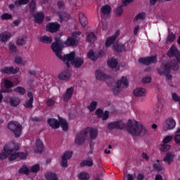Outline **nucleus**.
<instances>
[{
  "instance_id": "69168bd1",
  "label": "nucleus",
  "mask_w": 180,
  "mask_h": 180,
  "mask_svg": "<svg viewBox=\"0 0 180 180\" xmlns=\"http://www.w3.org/2000/svg\"><path fill=\"white\" fill-rule=\"evenodd\" d=\"M174 40H175V34H169L167 37V41L172 43V41H174Z\"/></svg>"
},
{
  "instance_id": "b1692460",
  "label": "nucleus",
  "mask_w": 180,
  "mask_h": 180,
  "mask_svg": "<svg viewBox=\"0 0 180 180\" xmlns=\"http://www.w3.org/2000/svg\"><path fill=\"white\" fill-rule=\"evenodd\" d=\"M34 22L35 23H43V20H44V13H37L36 14H33Z\"/></svg>"
},
{
  "instance_id": "a18cd8bd",
  "label": "nucleus",
  "mask_w": 180,
  "mask_h": 180,
  "mask_svg": "<svg viewBox=\"0 0 180 180\" xmlns=\"http://www.w3.org/2000/svg\"><path fill=\"white\" fill-rule=\"evenodd\" d=\"M153 169H155V171H157L158 172H161V171H164V167L160 163H153Z\"/></svg>"
},
{
  "instance_id": "4c0bfd02",
  "label": "nucleus",
  "mask_w": 180,
  "mask_h": 180,
  "mask_svg": "<svg viewBox=\"0 0 180 180\" xmlns=\"http://www.w3.org/2000/svg\"><path fill=\"white\" fill-rule=\"evenodd\" d=\"M81 31H75L72 33V37L75 40L76 43L79 44V36H81Z\"/></svg>"
},
{
  "instance_id": "de8ad7c7",
  "label": "nucleus",
  "mask_w": 180,
  "mask_h": 180,
  "mask_svg": "<svg viewBox=\"0 0 180 180\" xmlns=\"http://www.w3.org/2000/svg\"><path fill=\"white\" fill-rule=\"evenodd\" d=\"M40 171V165L39 164L34 165L31 167L30 172L36 174Z\"/></svg>"
},
{
  "instance_id": "09e8293b",
  "label": "nucleus",
  "mask_w": 180,
  "mask_h": 180,
  "mask_svg": "<svg viewBox=\"0 0 180 180\" xmlns=\"http://www.w3.org/2000/svg\"><path fill=\"white\" fill-rule=\"evenodd\" d=\"M4 86L6 89H11V88H13V82L12 81L6 79L4 80Z\"/></svg>"
},
{
  "instance_id": "338daca9",
  "label": "nucleus",
  "mask_w": 180,
  "mask_h": 180,
  "mask_svg": "<svg viewBox=\"0 0 180 180\" xmlns=\"http://www.w3.org/2000/svg\"><path fill=\"white\" fill-rule=\"evenodd\" d=\"M26 43V41L23 38H18L17 39V44L18 46H23Z\"/></svg>"
},
{
  "instance_id": "473e14b6",
  "label": "nucleus",
  "mask_w": 180,
  "mask_h": 180,
  "mask_svg": "<svg viewBox=\"0 0 180 180\" xmlns=\"http://www.w3.org/2000/svg\"><path fill=\"white\" fill-rule=\"evenodd\" d=\"M134 96H146V89L137 88L133 92Z\"/></svg>"
},
{
  "instance_id": "4be33fe9",
  "label": "nucleus",
  "mask_w": 180,
  "mask_h": 180,
  "mask_svg": "<svg viewBox=\"0 0 180 180\" xmlns=\"http://www.w3.org/2000/svg\"><path fill=\"white\" fill-rule=\"evenodd\" d=\"M102 56V51L98 53L94 52V51L91 50L87 53V57L92 61H96L97 59Z\"/></svg>"
},
{
  "instance_id": "9b49d317",
  "label": "nucleus",
  "mask_w": 180,
  "mask_h": 180,
  "mask_svg": "<svg viewBox=\"0 0 180 180\" xmlns=\"http://www.w3.org/2000/svg\"><path fill=\"white\" fill-rule=\"evenodd\" d=\"M113 49L115 51H117V53H123L124 51H129V50H130V45H129V42H126L124 44H115L113 45Z\"/></svg>"
},
{
  "instance_id": "6e6d98bb",
  "label": "nucleus",
  "mask_w": 180,
  "mask_h": 180,
  "mask_svg": "<svg viewBox=\"0 0 180 180\" xmlns=\"http://www.w3.org/2000/svg\"><path fill=\"white\" fill-rule=\"evenodd\" d=\"M18 157L20 160H27V153L25 152H17Z\"/></svg>"
},
{
  "instance_id": "c9c22d12",
  "label": "nucleus",
  "mask_w": 180,
  "mask_h": 180,
  "mask_svg": "<svg viewBox=\"0 0 180 180\" xmlns=\"http://www.w3.org/2000/svg\"><path fill=\"white\" fill-rule=\"evenodd\" d=\"M107 64L108 67H110V68H116L119 62H117V60L115 58H111L108 60Z\"/></svg>"
},
{
  "instance_id": "f03ea898",
  "label": "nucleus",
  "mask_w": 180,
  "mask_h": 180,
  "mask_svg": "<svg viewBox=\"0 0 180 180\" xmlns=\"http://www.w3.org/2000/svg\"><path fill=\"white\" fill-rule=\"evenodd\" d=\"M171 70L173 71H178L179 70V65L176 60H173L164 65L162 70H158L160 75H165L167 81L172 79V75H171Z\"/></svg>"
},
{
  "instance_id": "a211bd4d",
  "label": "nucleus",
  "mask_w": 180,
  "mask_h": 180,
  "mask_svg": "<svg viewBox=\"0 0 180 180\" xmlns=\"http://www.w3.org/2000/svg\"><path fill=\"white\" fill-rule=\"evenodd\" d=\"M58 79L60 81H70L71 78V72L70 70L63 71L58 75Z\"/></svg>"
},
{
  "instance_id": "2eb2a0df",
  "label": "nucleus",
  "mask_w": 180,
  "mask_h": 180,
  "mask_svg": "<svg viewBox=\"0 0 180 180\" xmlns=\"http://www.w3.org/2000/svg\"><path fill=\"white\" fill-rule=\"evenodd\" d=\"M46 32L50 33H56L60 30V24L58 22H49L46 27Z\"/></svg>"
},
{
  "instance_id": "e433bc0d",
  "label": "nucleus",
  "mask_w": 180,
  "mask_h": 180,
  "mask_svg": "<svg viewBox=\"0 0 180 180\" xmlns=\"http://www.w3.org/2000/svg\"><path fill=\"white\" fill-rule=\"evenodd\" d=\"M29 172H30V169L27 168L26 165H22L18 170V173L22 174L23 175H29Z\"/></svg>"
},
{
  "instance_id": "6ab92c4d",
  "label": "nucleus",
  "mask_w": 180,
  "mask_h": 180,
  "mask_svg": "<svg viewBox=\"0 0 180 180\" xmlns=\"http://www.w3.org/2000/svg\"><path fill=\"white\" fill-rule=\"evenodd\" d=\"M27 96L29 99L25 101V103H23V106H25V108H26L27 109H32V108H33V101H34L33 98V93L28 92Z\"/></svg>"
},
{
  "instance_id": "58836bf2",
  "label": "nucleus",
  "mask_w": 180,
  "mask_h": 180,
  "mask_svg": "<svg viewBox=\"0 0 180 180\" xmlns=\"http://www.w3.org/2000/svg\"><path fill=\"white\" fill-rule=\"evenodd\" d=\"M116 41V37H110L105 41V47H110Z\"/></svg>"
},
{
  "instance_id": "c85d7f7f",
  "label": "nucleus",
  "mask_w": 180,
  "mask_h": 180,
  "mask_svg": "<svg viewBox=\"0 0 180 180\" xmlns=\"http://www.w3.org/2000/svg\"><path fill=\"white\" fill-rule=\"evenodd\" d=\"M63 44H65V46H68V47L78 46L76 40L72 38V36L68 37L67 40L63 43Z\"/></svg>"
},
{
  "instance_id": "49530a36",
  "label": "nucleus",
  "mask_w": 180,
  "mask_h": 180,
  "mask_svg": "<svg viewBox=\"0 0 180 180\" xmlns=\"http://www.w3.org/2000/svg\"><path fill=\"white\" fill-rule=\"evenodd\" d=\"M171 146L167 145V143H163L160 146H159V149L160 151H162L163 153H167L169 150H170Z\"/></svg>"
},
{
  "instance_id": "ddd939ff",
  "label": "nucleus",
  "mask_w": 180,
  "mask_h": 180,
  "mask_svg": "<svg viewBox=\"0 0 180 180\" xmlns=\"http://www.w3.org/2000/svg\"><path fill=\"white\" fill-rule=\"evenodd\" d=\"M169 57H175L177 63H180V51L176 49L175 46H172L167 52Z\"/></svg>"
},
{
  "instance_id": "a878e982",
  "label": "nucleus",
  "mask_w": 180,
  "mask_h": 180,
  "mask_svg": "<svg viewBox=\"0 0 180 180\" xmlns=\"http://www.w3.org/2000/svg\"><path fill=\"white\" fill-rule=\"evenodd\" d=\"M112 11V8L109 5H105L101 8V16H105L106 15H110Z\"/></svg>"
},
{
  "instance_id": "c03bdc74",
  "label": "nucleus",
  "mask_w": 180,
  "mask_h": 180,
  "mask_svg": "<svg viewBox=\"0 0 180 180\" xmlns=\"http://www.w3.org/2000/svg\"><path fill=\"white\" fill-rule=\"evenodd\" d=\"M14 92H16V94H20V95H25L26 94V89L22 86H17L15 89H14Z\"/></svg>"
},
{
  "instance_id": "dca6fc26",
  "label": "nucleus",
  "mask_w": 180,
  "mask_h": 180,
  "mask_svg": "<svg viewBox=\"0 0 180 180\" xmlns=\"http://www.w3.org/2000/svg\"><path fill=\"white\" fill-rule=\"evenodd\" d=\"M175 126H176V122H175V120L174 118H168L166 120L165 122V125L163 127L164 130H172V129L175 128Z\"/></svg>"
},
{
  "instance_id": "4468645a",
  "label": "nucleus",
  "mask_w": 180,
  "mask_h": 180,
  "mask_svg": "<svg viewBox=\"0 0 180 180\" xmlns=\"http://www.w3.org/2000/svg\"><path fill=\"white\" fill-rule=\"evenodd\" d=\"M1 72H2V74H6L7 75H13L15 74H18V72H19L20 69L19 68H13L12 66L11 67H8V66H5L3 68L1 69Z\"/></svg>"
},
{
  "instance_id": "ea45409f",
  "label": "nucleus",
  "mask_w": 180,
  "mask_h": 180,
  "mask_svg": "<svg viewBox=\"0 0 180 180\" xmlns=\"http://www.w3.org/2000/svg\"><path fill=\"white\" fill-rule=\"evenodd\" d=\"M86 40L89 43H94L96 41V35L94 32H91L86 36Z\"/></svg>"
},
{
  "instance_id": "423d86ee",
  "label": "nucleus",
  "mask_w": 180,
  "mask_h": 180,
  "mask_svg": "<svg viewBox=\"0 0 180 180\" xmlns=\"http://www.w3.org/2000/svg\"><path fill=\"white\" fill-rule=\"evenodd\" d=\"M8 129L13 131L15 137H20L22 134V127L21 124L16 121H11L8 123Z\"/></svg>"
},
{
  "instance_id": "0eeeda50",
  "label": "nucleus",
  "mask_w": 180,
  "mask_h": 180,
  "mask_svg": "<svg viewBox=\"0 0 180 180\" xmlns=\"http://www.w3.org/2000/svg\"><path fill=\"white\" fill-rule=\"evenodd\" d=\"M117 86L112 89V92L115 95H117L120 92V88L122 85H124L126 88L129 86V82L127 81V77H122L120 80L116 82Z\"/></svg>"
},
{
  "instance_id": "bb28decb",
  "label": "nucleus",
  "mask_w": 180,
  "mask_h": 180,
  "mask_svg": "<svg viewBox=\"0 0 180 180\" xmlns=\"http://www.w3.org/2000/svg\"><path fill=\"white\" fill-rule=\"evenodd\" d=\"M39 41H41V43H43L44 44H51V43H53V38L51 37L44 35L39 38Z\"/></svg>"
},
{
  "instance_id": "4d7b16f0",
  "label": "nucleus",
  "mask_w": 180,
  "mask_h": 180,
  "mask_svg": "<svg viewBox=\"0 0 180 180\" xmlns=\"http://www.w3.org/2000/svg\"><path fill=\"white\" fill-rule=\"evenodd\" d=\"M12 18H13L12 14H9L8 13H5L3 15H1L2 20H9L12 19Z\"/></svg>"
},
{
  "instance_id": "412c9836",
  "label": "nucleus",
  "mask_w": 180,
  "mask_h": 180,
  "mask_svg": "<svg viewBox=\"0 0 180 180\" xmlns=\"http://www.w3.org/2000/svg\"><path fill=\"white\" fill-rule=\"evenodd\" d=\"M36 154H41L44 151V144L40 139L36 141V148L34 150Z\"/></svg>"
},
{
  "instance_id": "bf43d9fd",
  "label": "nucleus",
  "mask_w": 180,
  "mask_h": 180,
  "mask_svg": "<svg viewBox=\"0 0 180 180\" xmlns=\"http://www.w3.org/2000/svg\"><path fill=\"white\" fill-rule=\"evenodd\" d=\"M172 139H174V137L172 135L167 136L162 141L163 144H168L169 141H172Z\"/></svg>"
},
{
  "instance_id": "20e7f679",
  "label": "nucleus",
  "mask_w": 180,
  "mask_h": 180,
  "mask_svg": "<svg viewBox=\"0 0 180 180\" xmlns=\"http://www.w3.org/2000/svg\"><path fill=\"white\" fill-rule=\"evenodd\" d=\"M55 41L52 43L51 45V48L53 50V53H55L56 57L59 58V60H61V61H64L65 60V55L63 56H61V53H63V49H64V42L60 39L56 37Z\"/></svg>"
},
{
  "instance_id": "a19ab883",
  "label": "nucleus",
  "mask_w": 180,
  "mask_h": 180,
  "mask_svg": "<svg viewBox=\"0 0 180 180\" xmlns=\"http://www.w3.org/2000/svg\"><path fill=\"white\" fill-rule=\"evenodd\" d=\"M89 133H90V138L91 139V140H95V139L98 137V129L91 128L89 129Z\"/></svg>"
},
{
  "instance_id": "c756f323",
  "label": "nucleus",
  "mask_w": 180,
  "mask_h": 180,
  "mask_svg": "<svg viewBox=\"0 0 180 180\" xmlns=\"http://www.w3.org/2000/svg\"><path fill=\"white\" fill-rule=\"evenodd\" d=\"M79 20L83 27H85V26L88 25V18L85 17V14H84V13H80L79 14Z\"/></svg>"
},
{
  "instance_id": "5701e85b",
  "label": "nucleus",
  "mask_w": 180,
  "mask_h": 180,
  "mask_svg": "<svg viewBox=\"0 0 180 180\" xmlns=\"http://www.w3.org/2000/svg\"><path fill=\"white\" fill-rule=\"evenodd\" d=\"M47 123L52 129H58L60 127V121L56 118H49L47 120Z\"/></svg>"
},
{
  "instance_id": "603ef678",
  "label": "nucleus",
  "mask_w": 180,
  "mask_h": 180,
  "mask_svg": "<svg viewBox=\"0 0 180 180\" xmlns=\"http://www.w3.org/2000/svg\"><path fill=\"white\" fill-rule=\"evenodd\" d=\"M70 15L66 13H63L59 15L60 22H63V20H70Z\"/></svg>"
},
{
  "instance_id": "13d9d810",
  "label": "nucleus",
  "mask_w": 180,
  "mask_h": 180,
  "mask_svg": "<svg viewBox=\"0 0 180 180\" xmlns=\"http://www.w3.org/2000/svg\"><path fill=\"white\" fill-rule=\"evenodd\" d=\"M46 103L47 106H49V107L54 106V105H56V99L48 98V99H46Z\"/></svg>"
},
{
  "instance_id": "3c124183",
  "label": "nucleus",
  "mask_w": 180,
  "mask_h": 180,
  "mask_svg": "<svg viewBox=\"0 0 180 180\" xmlns=\"http://www.w3.org/2000/svg\"><path fill=\"white\" fill-rule=\"evenodd\" d=\"M15 6H20L22 5H27V4H29V0H16L15 2Z\"/></svg>"
},
{
  "instance_id": "0e129e2a",
  "label": "nucleus",
  "mask_w": 180,
  "mask_h": 180,
  "mask_svg": "<svg viewBox=\"0 0 180 180\" xmlns=\"http://www.w3.org/2000/svg\"><path fill=\"white\" fill-rule=\"evenodd\" d=\"M57 6L58 9H64V8H65V4H64L63 1H59L57 2Z\"/></svg>"
},
{
  "instance_id": "f3484780",
  "label": "nucleus",
  "mask_w": 180,
  "mask_h": 180,
  "mask_svg": "<svg viewBox=\"0 0 180 180\" xmlns=\"http://www.w3.org/2000/svg\"><path fill=\"white\" fill-rule=\"evenodd\" d=\"M72 95H74V88L70 86L67 89L66 91L63 95V102H68L72 98Z\"/></svg>"
},
{
  "instance_id": "864d4df0",
  "label": "nucleus",
  "mask_w": 180,
  "mask_h": 180,
  "mask_svg": "<svg viewBox=\"0 0 180 180\" xmlns=\"http://www.w3.org/2000/svg\"><path fill=\"white\" fill-rule=\"evenodd\" d=\"M123 8H124V6H122L121 4V6H119L118 7H117L116 10H115V15L117 16H122V13H123Z\"/></svg>"
},
{
  "instance_id": "aec40b11",
  "label": "nucleus",
  "mask_w": 180,
  "mask_h": 180,
  "mask_svg": "<svg viewBox=\"0 0 180 180\" xmlns=\"http://www.w3.org/2000/svg\"><path fill=\"white\" fill-rule=\"evenodd\" d=\"M12 153H13V149H9L8 146H4L2 153H0V160H6Z\"/></svg>"
},
{
  "instance_id": "cd10ccee",
  "label": "nucleus",
  "mask_w": 180,
  "mask_h": 180,
  "mask_svg": "<svg viewBox=\"0 0 180 180\" xmlns=\"http://www.w3.org/2000/svg\"><path fill=\"white\" fill-rule=\"evenodd\" d=\"M58 120L63 131H67L68 130V122H67V120L60 116H58Z\"/></svg>"
},
{
  "instance_id": "5fc2aeb1",
  "label": "nucleus",
  "mask_w": 180,
  "mask_h": 180,
  "mask_svg": "<svg viewBox=\"0 0 180 180\" xmlns=\"http://www.w3.org/2000/svg\"><path fill=\"white\" fill-rule=\"evenodd\" d=\"M14 150H13V152L9 155V158L8 160L9 161H15V160H16L18 156V152H13Z\"/></svg>"
},
{
  "instance_id": "052dcab7",
  "label": "nucleus",
  "mask_w": 180,
  "mask_h": 180,
  "mask_svg": "<svg viewBox=\"0 0 180 180\" xmlns=\"http://www.w3.org/2000/svg\"><path fill=\"white\" fill-rule=\"evenodd\" d=\"M139 19H146V13L142 12L139 13L138 15H136L134 20H139Z\"/></svg>"
},
{
  "instance_id": "8fccbe9b",
  "label": "nucleus",
  "mask_w": 180,
  "mask_h": 180,
  "mask_svg": "<svg viewBox=\"0 0 180 180\" xmlns=\"http://www.w3.org/2000/svg\"><path fill=\"white\" fill-rule=\"evenodd\" d=\"M29 8L30 13H34V11H36V1L34 0L31 1Z\"/></svg>"
},
{
  "instance_id": "7ed1b4c3",
  "label": "nucleus",
  "mask_w": 180,
  "mask_h": 180,
  "mask_svg": "<svg viewBox=\"0 0 180 180\" xmlns=\"http://www.w3.org/2000/svg\"><path fill=\"white\" fill-rule=\"evenodd\" d=\"M63 63L66 64L67 68H70V63L75 68H80L84 64V59L82 58H75V52L72 51L69 54L65 55Z\"/></svg>"
},
{
  "instance_id": "2f4dec72",
  "label": "nucleus",
  "mask_w": 180,
  "mask_h": 180,
  "mask_svg": "<svg viewBox=\"0 0 180 180\" xmlns=\"http://www.w3.org/2000/svg\"><path fill=\"white\" fill-rule=\"evenodd\" d=\"M9 39H11V33L4 32L0 34V41L2 43H6Z\"/></svg>"
},
{
  "instance_id": "72a5a7b5",
  "label": "nucleus",
  "mask_w": 180,
  "mask_h": 180,
  "mask_svg": "<svg viewBox=\"0 0 180 180\" xmlns=\"http://www.w3.org/2000/svg\"><path fill=\"white\" fill-rule=\"evenodd\" d=\"M9 103L12 108H16L20 103V99L16 97H11L9 99Z\"/></svg>"
},
{
  "instance_id": "39448f33",
  "label": "nucleus",
  "mask_w": 180,
  "mask_h": 180,
  "mask_svg": "<svg viewBox=\"0 0 180 180\" xmlns=\"http://www.w3.org/2000/svg\"><path fill=\"white\" fill-rule=\"evenodd\" d=\"M96 78L99 81H105L108 86H112L115 84V79L98 70L96 71Z\"/></svg>"
},
{
  "instance_id": "f8f14e48",
  "label": "nucleus",
  "mask_w": 180,
  "mask_h": 180,
  "mask_svg": "<svg viewBox=\"0 0 180 180\" xmlns=\"http://www.w3.org/2000/svg\"><path fill=\"white\" fill-rule=\"evenodd\" d=\"M139 62L145 65H150V64H157V56H148L147 58H140Z\"/></svg>"
},
{
  "instance_id": "393cba45",
  "label": "nucleus",
  "mask_w": 180,
  "mask_h": 180,
  "mask_svg": "<svg viewBox=\"0 0 180 180\" xmlns=\"http://www.w3.org/2000/svg\"><path fill=\"white\" fill-rule=\"evenodd\" d=\"M174 158H175V154L172 153H167L162 161L167 162L168 165H171L172 161H174Z\"/></svg>"
},
{
  "instance_id": "7c9ffc66",
  "label": "nucleus",
  "mask_w": 180,
  "mask_h": 180,
  "mask_svg": "<svg viewBox=\"0 0 180 180\" xmlns=\"http://www.w3.org/2000/svg\"><path fill=\"white\" fill-rule=\"evenodd\" d=\"M94 165V160L91 158H88L86 160H84L80 163V167H92Z\"/></svg>"
},
{
  "instance_id": "680f3d73",
  "label": "nucleus",
  "mask_w": 180,
  "mask_h": 180,
  "mask_svg": "<svg viewBox=\"0 0 180 180\" xmlns=\"http://www.w3.org/2000/svg\"><path fill=\"white\" fill-rule=\"evenodd\" d=\"M95 114L98 118H101L102 116H103V110L101 108H98L96 110Z\"/></svg>"
},
{
  "instance_id": "9d476101",
  "label": "nucleus",
  "mask_w": 180,
  "mask_h": 180,
  "mask_svg": "<svg viewBox=\"0 0 180 180\" xmlns=\"http://www.w3.org/2000/svg\"><path fill=\"white\" fill-rule=\"evenodd\" d=\"M126 128V124H124L122 121H115L112 122H110L108 124V130H113V129H117V130H123V129Z\"/></svg>"
},
{
  "instance_id": "37998d69",
  "label": "nucleus",
  "mask_w": 180,
  "mask_h": 180,
  "mask_svg": "<svg viewBox=\"0 0 180 180\" xmlns=\"http://www.w3.org/2000/svg\"><path fill=\"white\" fill-rule=\"evenodd\" d=\"M96 106H98V102L93 101L90 103V105L87 106V109H89V112H94L96 109Z\"/></svg>"
},
{
  "instance_id": "1a4fd4ad",
  "label": "nucleus",
  "mask_w": 180,
  "mask_h": 180,
  "mask_svg": "<svg viewBox=\"0 0 180 180\" xmlns=\"http://www.w3.org/2000/svg\"><path fill=\"white\" fill-rule=\"evenodd\" d=\"M72 154H74L72 151L67 150L62 155L60 164L63 168H67L68 167V160L72 158Z\"/></svg>"
},
{
  "instance_id": "6e6552de",
  "label": "nucleus",
  "mask_w": 180,
  "mask_h": 180,
  "mask_svg": "<svg viewBox=\"0 0 180 180\" xmlns=\"http://www.w3.org/2000/svg\"><path fill=\"white\" fill-rule=\"evenodd\" d=\"M86 136H88V130L84 129L78 133L76 135L75 143L77 144V146H82L85 143V140H86Z\"/></svg>"
},
{
  "instance_id": "f257e3e1",
  "label": "nucleus",
  "mask_w": 180,
  "mask_h": 180,
  "mask_svg": "<svg viewBox=\"0 0 180 180\" xmlns=\"http://www.w3.org/2000/svg\"><path fill=\"white\" fill-rule=\"evenodd\" d=\"M127 129L130 134L132 136H140V134H147L148 131L146 127L137 121L131 122V120H129Z\"/></svg>"
},
{
  "instance_id": "f704fd0d",
  "label": "nucleus",
  "mask_w": 180,
  "mask_h": 180,
  "mask_svg": "<svg viewBox=\"0 0 180 180\" xmlns=\"http://www.w3.org/2000/svg\"><path fill=\"white\" fill-rule=\"evenodd\" d=\"M45 179L46 180H58L57 174L54 172H49L44 174Z\"/></svg>"
},
{
  "instance_id": "774afa93",
  "label": "nucleus",
  "mask_w": 180,
  "mask_h": 180,
  "mask_svg": "<svg viewBox=\"0 0 180 180\" xmlns=\"http://www.w3.org/2000/svg\"><path fill=\"white\" fill-rule=\"evenodd\" d=\"M174 143H176V144H180V134H177L174 136Z\"/></svg>"
},
{
  "instance_id": "e2e57ef3",
  "label": "nucleus",
  "mask_w": 180,
  "mask_h": 180,
  "mask_svg": "<svg viewBox=\"0 0 180 180\" xmlns=\"http://www.w3.org/2000/svg\"><path fill=\"white\" fill-rule=\"evenodd\" d=\"M15 64H22V65H25V63H23V60L21 57H15Z\"/></svg>"
},
{
  "instance_id": "79ce46f5",
  "label": "nucleus",
  "mask_w": 180,
  "mask_h": 180,
  "mask_svg": "<svg viewBox=\"0 0 180 180\" xmlns=\"http://www.w3.org/2000/svg\"><path fill=\"white\" fill-rule=\"evenodd\" d=\"M89 173L87 172H81L78 175V178L80 180H88L90 178Z\"/></svg>"
}]
</instances>
